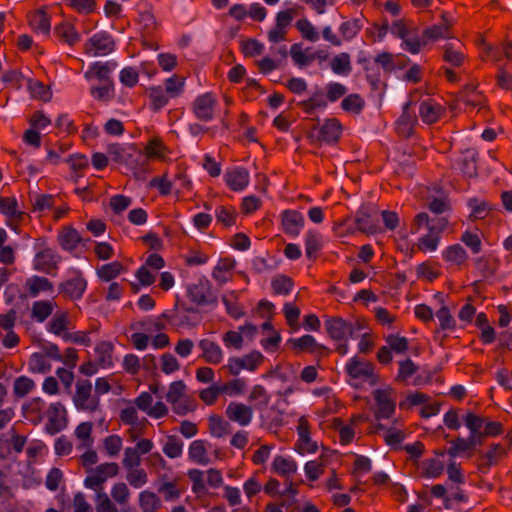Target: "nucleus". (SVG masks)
Instances as JSON below:
<instances>
[{
	"instance_id": "f257e3e1",
	"label": "nucleus",
	"mask_w": 512,
	"mask_h": 512,
	"mask_svg": "<svg viewBox=\"0 0 512 512\" xmlns=\"http://www.w3.org/2000/svg\"><path fill=\"white\" fill-rule=\"evenodd\" d=\"M342 133V126L335 118H327L320 126H314L307 138L311 143L321 145H334L338 142Z\"/></svg>"
},
{
	"instance_id": "f03ea898",
	"label": "nucleus",
	"mask_w": 512,
	"mask_h": 512,
	"mask_svg": "<svg viewBox=\"0 0 512 512\" xmlns=\"http://www.w3.org/2000/svg\"><path fill=\"white\" fill-rule=\"evenodd\" d=\"M325 328L329 336L335 341H345L359 337L362 326L359 323H351L341 317H329L325 320Z\"/></svg>"
},
{
	"instance_id": "7ed1b4c3",
	"label": "nucleus",
	"mask_w": 512,
	"mask_h": 512,
	"mask_svg": "<svg viewBox=\"0 0 512 512\" xmlns=\"http://www.w3.org/2000/svg\"><path fill=\"white\" fill-rule=\"evenodd\" d=\"M189 299L197 306L217 305L218 297L207 277L201 276L196 283L187 287Z\"/></svg>"
},
{
	"instance_id": "20e7f679",
	"label": "nucleus",
	"mask_w": 512,
	"mask_h": 512,
	"mask_svg": "<svg viewBox=\"0 0 512 512\" xmlns=\"http://www.w3.org/2000/svg\"><path fill=\"white\" fill-rule=\"evenodd\" d=\"M73 403L78 411L95 412L99 408L100 398L98 395H92V384L89 380L76 383Z\"/></svg>"
},
{
	"instance_id": "39448f33",
	"label": "nucleus",
	"mask_w": 512,
	"mask_h": 512,
	"mask_svg": "<svg viewBox=\"0 0 512 512\" xmlns=\"http://www.w3.org/2000/svg\"><path fill=\"white\" fill-rule=\"evenodd\" d=\"M87 288V280L79 269H71L67 278L60 283L59 293L72 300H80Z\"/></svg>"
},
{
	"instance_id": "423d86ee",
	"label": "nucleus",
	"mask_w": 512,
	"mask_h": 512,
	"mask_svg": "<svg viewBox=\"0 0 512 512\" xmlns=\"http://www.w3.org/2000/svg\"><path fill=\"white\" fill-rule=\"evenodd\" d=\"M86 53L92 57L105 56L115 50V41L111 34L99 31L92 35L86 42Z\"/></svg>"
},
{
	"instance_id": "0eeeda50",
	"label": "nucleus",
	"mask_w": 512,
	"mask_h": 512,
	"mask_svg": "<svg viewBox=\"0 0 512 512\" xmlns=\"http://www.w3.org/2000/svg\"><path fill=\"white\" fill-rule=\"evenodd\" d=\"M118 471L119 467L114 462L103 463L98 465L96 468H91L89 475L84 479V487L96 490L107 480V478L116 476Z\"/></svg>"
},
{
	"instance_id": "6e6552de",
	"label": "nucleus",
	"mask_w": 512,
	"mask_h": 512,
	"mask_svg": "<svg viewBox=\"0 0 512 512\" xmlns=\"http://www.w3.org/2000/svg\"><path fill=\"white\" fill-rule=\"evenodd\" d=\"M60 261L61 257L54 250L44 248L35 254L33 266L39 272L54 276Z\"/></svg>"
},
{
	"instance_id": "1a4fd4ad",
	"label": "nucleus",
	"mask_w": 512,
	"mask_h": 512,
	"mask_svg": "<svg viewBox=\"0 0 512 512\" xmlns=\"http://www.w3.org/2000/svg\"><path fill=\"white\" fill-rule=\"evenodd\" d=\"M345 369L348 376L352 379L369 381L371 384L376 382L373 365L365 360L359 359L357 356L347 361Z\"/></svg>"
},
{
	"instance_id": "9d476101",
	"label": "nucleus",
	"mask_w": 512,
	"mask_h": 512,
	"mask_svg": "<svg viewBox=\"0 0 512 512\" xmlns=\"http://www.w3.org/2000/svg\"><path fill=\"white\" fill-rule=\"evenodd\" d=\"M262 359L259 351H252L243 357H230L227 367L232 375L238 376L242 370L254 371Z\"/></svg>"
},
{
	"instance_id": "9b49d317",
	"label": "nucleus",
	"mask_w": 512,
	"mask_h": 512,
	"mask_svg": "<svg viewBox=\"0 0 512 512\" xmlns=\"http://www.w3.org/2000/svg\"><path fill=\"white\" fill-rule=\"evenodd\" d=\"M290 56L294 64L299 68L310 65L314 60L325 61L327 54L323 51H311V48L303 49L302 43H294L290 48Z\"/></svg>"
},
{
	"instance_id": "f8f14e48",
	"label": "nucleus",
	"mask_w": 512,
	"mask_h": 512,
	"mask_svg": "<svg viewBox=\"0 0 512 512\" xmlns=\"http://www.w3.org/2000/svg\"><path fill=\"white\" fill-rule=\"evenodd\" d=\"M162 317L174 328H193L199 325L196 316L183 311L178 305L171 310L164 311Z\"/></svg>"
},
{
	"instance_id": "ddd939ff",
	"label": "nucleus",
	"mask_w": 512,
	"mask_h": 512,
	"mask_svg": "<svg viewBox=\"0 0 512 512\" xmlns=\"http://www.w3.org/2000/svg\"><path fill=\"white\" fill-rule=\"evenodd\" d=\"M283 231L292 238L298 237L304 227L305 219L303 214L297 210H284L281 213Z\"/></svg>"
},
{
	"instance_id": "4468645a",
	"label": "nucleus",
	"mask_w": 512,
	"mask_h": 512,
	"mask_svg": "<svg viewBox=\"0 0 512 512\" xmlns=\"http://www.w3.org/2000/svg\"><path fill=\"white\" fill-rule=\"evenodd\" d=\"M216 100L211 93H204L196 97L193 104L195 116L204 122H209L214 118V107Z\"/></svg>"
},
{
	"instance_id": "2eb2a0df",
	"label": "nucleus",
	"mask_w": 512,
	"mask_h": 512,
	"mask_svg": "<svg viewBox=\"0 0 512 512\" xmlns=\"http://www.w3.org/2000/svg\"><path fill=\"white\" fill-rule=\"evenodd\" d=\"M116 67L117 63L114 60L92 62L85 71L84 78L87 81H91L94 78L101 82L112 81L110 74L116 69Z\"/></svg>"
},
{
	"instance_id": "dca6fc26",
	"label": "nucleus",
	"mask_w": 512,
	"mask_h": 512,
	"mask_svg": "<svg viewBox=\"0 0 512 512\" xmlns=\"http://www.w3.org/2000/svg\"><path fill=\"white\" fill-rule=\"evenodd\" d=\"M297 452L301 455L305 453H315L318 449L317 443L311 439L308 421L305 417H300L297 426Z\"/></svg>"
},
{
	"instance_id": "f3484780",
	"label": "nucleus",
	"mask_w": 512,
	"mask_h": 512,
	"mask_svg": "<svg viewBox=\"0 0 512 512\" xmlns=\"http://www.w3.org/2000/svg\"><path fill=\"white\" fill-rule=\"evenodd\" d=\"M226 184L233 191H243L249 184V171L242 166H236L228 169L224 174Z\"/></svg>"
},
{
	"instance_id": "a211bd4d",
	"label": "nucleus",
	"mask_w": 512,
	"mask_h": 512,
	"mask_svg": "<svg viewBox=\"0 0 512 512\" xmlns=\"http://www.w3.org/2000/svg\"><path fill=\"white\" fill-rule=\"evenodd\" d=\"M376 402L375 417L377 420L391 418L396 410L395 402L389 397L388 393L382 389H376L373 393Z\"/></svg>"
},
{
	"instance_id": "6ab92c4d",
	"label": "nucleus",
	"mask_w": 512,
	"mask_h": 512,
	"mask_svg": "<svg viewBox=\"0 0 512 512\" xmlns=\"http://www.w3.org/2000/svg\"><path fill=\"white\" fill-rule=\"evenodd\" d=\"M227 417L240 426H248L253 419V410L250 406L239 402H230L226 408Z\"/></svg>"
},
{
	"instance_id": "aec40b11",
	"label": "nucleus",
	"mask_w": 512,
	"mask_h": 512,
	"mask_svg": "<svg viewBox=\"0 0 512 512\" xmlns=\"http://www.w3.org/2000/svg\"><path fill=\"white\" fill-rule=\"evenodd\" d=\"M377 210L373 206L361 205L355 215V223L359 230L372 233L376 230L377 220L375 214Z\"/></svg>"
},
{
	"instance_id": "412c9836",
	"label": "nucleus",
	"mask_w": 512,
	"mask_h": 512,
	"mask_svg": "<svg viewBox=\"0 0 512 512\" xmlns=\"http://www.w3.org/2000/svg\"><path fill=\"white\" fill-rule=\"evenodd\" d=\"M448 224V220L444 217L435 216L430 217L426 212H420L415 217L416 231L421 228H426L428 231L433 232L440 236Z\"/></svg>"
},
{
	"instance_id": "4be33fe9",
	"label": "nucleus",
	"mask_w": 512,
	"mask_h": 512,
	"mask_svg": "<svg viewBox=\"0 0 512 512\" xmlns=\"http://www.w3.org/2000/svg\"><path fill=\"white\" fill-rule=\"evenodd\" d=\"M137 178H142L146 174L147 168V157L133 145L131 147V153L123 160Z\"/></svg>"
},
{
	"instance_id": "5701e85b",
	"label": "nucleus",
	"mask_w": 512,
	"mask_h": 512,
	"mask_svg": "<svg viewBox=\"0 0 512 512\" xmlns=\"http://www.w3.org/2000/svg\"><path fill=\"white\" fill-rule=\"evenodd\" d=\"M198 346L203 352V358L208 363L219 364L223 360V351L216 342L202 339L199 341Z\"/></svg>"
},
{
	"instance_id": "b1692460",
	"label": "nucleus",
	"mask_w": 512,
	"mask_h": 512,
	"mask_svg": "<svg viewBox=\"0 0 512 512\" xmlns=\"http://www.w3.org/2000/svg\"><path fill=\"white\" fill-rule=\"evenodd\" d=\"M26 287L29 290V295L33 298L38 297L41 292H52V282L42 276L33 275L26 280Z\"/></svg>"
},
{
	"instance_id": "393cba45",
	"label": "nucleus",
	"mask_w": 512,
	"mask_h": 512,
	"mask_svg": "<svg viewBox=\"0 0 512 512\" xmlns=\"http://www.w3.org/2000/svg\"><path fill=\"white\" fill-rule=\"evenodd\" d=\"M308 112L325 110L327 108L326 92L320 86H315L310 97L302 102Z\"/></svg>"
},
{
	"instance_id": "a878e982",
	"label": "nucleus",
	"mask_w": 512,
	"mask_h": 512,
	"mask_svg": "<svg viewBox=\"0 0 512 512\" xmlns=\"http://www.w3.org/2000/svg\"><path fill=\"white\" fill-rule=\"evenodd\" d=\"M443 22L441 24H435L427 27L423 32L424 43L428 41H436L438 39L445 38L448 34L450 22L446 14L442 15Z\"/></svg>"
},
{
	"instance_id": "bb28decb",
	"label": "nucleus",
	"mask_w": 512,
	"mask_h": 512,
	"mask_svg": "<svg viewBox=\"0 0 512 512\" xmlns=\"http://www.w3.org/2000/svg\"><path fill=\"white\" fill-rule=\"evenodd\" d=\"M441 107L432 100H423L419 106V115L427 124L435 123L440 117Z\"/></svg>"
},
{
	"instance_id": "cd10ccee",
	"label": "nucleus",
	"mask_w": 512,
	"mask_h": 512,
	"mask_svg": "<svg viewBox=\"0 0 512 512\" xmlns=\"http://www.w3.org/2000/svg\"><path fill=\"white\" fill-rule=\"evenodd\" d=\"M331 70L339 76H348L352 71L351 58L346 52L335 55L330 62Z\"/></svg>"
},
{
	"instance_id": "c85d7f7f",
	"label": "nucleus",
	"mask_w": 512,
	"mask_h": 512,
	"mask_svg": "<svg viewBox=\"0 0 512 512\" xmlns=\"http://www.w3.org/2000/svg\"><path fill=\"white\" fill-rule=\"evenodd\" d=\"M412 104L413 102L410 100L403 104L402 114L397 120L400 131L402 133H406L407 135L411 133V130L417 121L416 115L410 112V107Z\"/></svg>"
},
{
	"instance_id": "c756f323",
	"label": "nucleus",
	"mask_w": 512,
	"mask_h": 512,
	"mask_svg": "<svg viewBox=\"0 0 512 512\" xmlns=\"http://www.w3.org/2000/svg\"><path fill=\"white\" fill-rule=\"evenodd\" d=\"M149 99L152 110L157 112L164 108L171 98L162 86H152L149 89Z\"/></svg>"
},
{
	"instance_id": "7c9ffc66",
	"label": "nucleus",
	"mask_w": 512,
	"mask_h": 512,
	"mask_svg": "<svg viewBox=\"0 0 512 512\" xmlns=\"http://www.w3.org/2000/svg\"><path fill=\"white\" fill-rule=\"evenodd\" d=\"M322 247L321 235L314 231L308 230L305 234V253L309 259H315L317 253Z\"/></svg>"
},
{
	"instance_id": "2f4dec72",
	"label": "nucleus",
	"mask_w": 512,
	"mask_h": 512,
	"mask_svg": "<svg viewBox=\"0 0 512 512\" xmlns=\"http://www.w3.org/2000/svg\"><path fill=\"white\" fill-rule=\"evenodd\" d=\"M114 346L111 342L102 341L95 347V352L98 357L99 364L104 368H111L113 366L112 352Z\"/></svg>"
},
{
	"instance_id": "473e14b6",
	"label": "nucleus",
	"mask_w": 512,
	"mask_h": 512,
	"mask_svg": "<svg viewBox=\"0 0 512 512\" xmlns=\"http://www.w3.org/2000/svg\"><path fill=\"white\" fill-rule=\"evenodd\" d=\"M235 262L228 259H220L212 271V277L220 284L229 280V273L234 268Z\"/></svg>"
},
{
	"instance_id": "72a5a7b5",
	"label": "nucleus",
	"mask_w": 512,
	"mask_h": 512,
	"mask_svg": "<svg viewBox=\"0 0 512 512\" xmlns=\"http://www.w3.org/2000/svg\"><path fill=\"white\" fill-rule=\"evenodd\" d=\"M60 245L64 250L72 251L82 243V238L74 228H68L59 236Z\"/></svg>"
},
{
	"instance_id": "f704fd0d",
	"label": "nucleus",
	"mask_w": 512,
	"mask_h": 512,
	"mask_svg": "<svg viewBox=\"0 0 512 512\" xmlns=\"http://www.w3.org/2000/svg\"><path fill=\"white\" fill-rule=\"evenodd\" d=\"M32 317L39 323L44 322L53 312V304L49 300L35 301L32 305Z\"/></svg>"
},
{
	"instance_id": "c9c22d12",
	"label": "nucleus",
	"mask_w": 512,
	"mask_h": 512,
	"mask_svg": "<svg viewBox=\"0 0 512 512\" xmlns=\"http://www.w3.org/2000/svg\"><path fill=\"white\" fill-rule=\"evenodd\" d=\"M273 469L278 474L289 475L296 472L297 464L291 457L277 455L273 460Z\"/></svg>"
},
{
	"instance_id": "e433bc0d",
	"label": "nucleus",
	"mask_w": 512,
	"mask_h": 512,
	"mask_svg": "<svg viewBox=\"0 0 512 512\" xmlns=\"http://www.w3.org/2000/svg\"><path fill=\"white\" fill-rule=\"evenodd\" d=\"M185 78L177 75H172L164 81V89L170 98L174 99L179 97L184 92Z\"/></svg>"
},
{
	"instance_id": "4c0bfd02",
	"label": "nucleus",
	"mask_w": 512,
	"mask_h": 512,
	"mask_svg": "<svg viewBox=\"0 0 512 512\" xmlns=\"http://www.w3.org/2000/svg\"><path fill=\"white\" fill-rule=\"evenodd\" d=\"M189 458L200 465H208L209 458L206 456V449L202 440H194L188 450Z\"/></svg>"
},
{
	"instance_id": "58836bf2",
	"label": "nucleus",
	"mask_w": 512,
	"mask_h": 512,
	"mask_svg": "<svg viewBox=\"0 0 512 512\" xmlns=\"http://www.w3.org/2000/svg\"><path fill=\"white\" fill-rule=\"evenodd\" d=\"M160 504V499L154 492L145 490L139 494V505L143 512H156Z\"/></svg>"
},
{
	"instance_id": "ea45409f",
	"label": "nucleus",
	"mask_w": 512,
	"mask_h": 512,
	"mask_svg": "<svg viewBox=\"0 0 512 512\" xmlns=\"http://www.w3.org/2000/svg\"><path fill=\"white\" fill-rule=\"evenodd\" d=\"M442 255L448 262L460 265L467 259V252L460 244H454L443 250Z\"/></svg>"
},
{
	"instance_id": "a19ab883",
	"label": "nucleus",
	"mask_w": 512,
	"mask_h": 512,
	"mask_svg": "<svg viewBox=\"0 0 512 512\" xmlns=\"http://www.w3.org/2000/svg\"><path fill=\"white\" fill-rule=\"evenodd\" d=\"M474 266L481 274L483 280L488 282L493 281L496 273V267L492 265L489 260L485 257H477L474 259Z\"/></svg>"
},
{
	"instance_id": "79ce46f5",
	"label": "nucleus",
	"mask_w": 512,
	"mask_h": 512,
	"mask_svg": "<svg viewBox=\"0 0 512 512\" xmlns=\"http://www.w3.org/2000/svg\"><path fill=\"white\" fill-rule=\"evenodd\" d=\"M183 446L184 442L178 436H169L163 447V452L167 457L175 459L182 455Z\"/></svg>"
},
{
	"instance_id": "37998d69",
	"label": "nucleus",
	"mask_w": 512,
	"mask_h": 512,
	"mask_svg": "<svg viewBox=\"0 0 512 512\" xmlns=\"http://www.w3.org/2000/svg\"><path fill=\"white\" fill-rule=\"evenodd\" d=\"M348 89L342 83L330 81L325 86L326 99L328 103H335L346 95Z\"/></svg>"
},
{
	"instance_id": "c03bdc74",
	"label": "nucleus",
	"mask_w": 512,
	"mask_h": 512,
	"mask_svg": "<svg viewBox=\"0 0 512 512\" xmlns=\"http://www.w3.org/2000/svg\"><path fill=\"white\" fill-rule=\"evenodd\" d=\"M364 100L359 94H349L341 102V108L346 112L360 113L364 108Z\"/></svg>"
},
{
	"instance_id": "a18cd8bd",
	"label": "nucleus",
	"mask_w": 512,
	"mask_h": 512,
	"mask_svg": "<svg viewBox=\"0 0 512 512\" xmlns=\"http://www.w3.org/2000/svg\"><path fill=\"white\" fill-rule=\"evenodd\" d=\"M296 28L302 36L311 42H317L320 39V34L314 25L306 18L300 19L296 22Z\"/></svg>"
},
{
	"instance_id": "49530a36",
	"label": "nucleus",
	"mask_w": 512,
	"mask_h": 512,
	"mask_svg": "<svg viewBox=\"0 0 512 512\" xmlns=\"http://www.w3.org/2000/svg\"><path fill=\"white\" fill-rule=\"evenodd\" d=\"M361 28H362L361 19L354 18V19L343 22L339 27V31L344 39L351 40L357 35V33L361 30Z\"/></svg>"
},
{
	"instance_id": "de8ad7c7",
	"label": "nucleus",
	"mask_w": 512,
	"mask_h": 512,
	"mask_svg": "<svg viewBox=\"0 0 512 512\" xmlns=\"http://www.w3.org/2000/svg\"><path fill=\"white\" fill-rule=\"evenodd\" d=\"M67 321L65 313H56L48 324V331L62 338V335L67 333Z\"/></svg>"
},
{
	"instance_id": "09e8293b",
	"label": "nucleus",
	"mask_w": 512,
	"mask_h": 512,
	"mask_svg": "<svg viewBox=\"0 0 512 512\" xmlns=\"http://www.w3.org/2000/svg\"><path fill=\"white\" fill-rule=\"evenodd\" d=\"M55 31L70 45L77 43L81 38L79 32L71 24H61L56 26Z\"/></svg>"
},
{
	"instance_id": "8fccbe9b",
	"label": "nucleus",
	"mask_w": 512,
	"mask_h": 512,
	"mask_svg": "<svg viewBox=\"0 0 512 512\" xmlns=\"http://www.w3.org/2000/svg\"><path fill=\"white\" fill-rule=\"evenodd\" d=\"M32 26L40 33L43 34H49L51 25H50V18L47 15V13L40 9L38 10L35 15L31 19Z\"/></svg>"
},
{
	"instance_id": "3c124183",
	"label": "nucleus",
	"mask_w": 512,
	"mask_h": 512,
	"mask_svg": "<svg viewBox=\"0 0 512 512\" xmlns=\"http://www.w3.org/2000/svg\"><path fill=\"white\" fill-rule=\"evenodd\" d=\"M114 94L113 81L102 82L99 86L91 88V95L99 101H107L112 98Z\"/></svg>"
},
{
	"instance_id": "603ef678",
	"label": "nucleus",
	"mask_w": 512,
	"mask_h": 512,
	"mask_svg": "<svg viewBox=\"0 0 512 512\" xmlns=\"http://www.w3.org/2000/svg\"><path fill=\"white\" fill-rule=\"evenodd\" d=\"M131 147L132 145L114 143L108 145L107 152L113 161L122 163L129 153H131Z\"/></svg>"
},
{
	"instance_id": "864d4df0",
	"label": "nucleus",
	"mask_w": 512,
	"mask_h": 512,
	"mask_svg": "<svg viewBox=\"0 0 512 512\" xmlns=\"http://www.w3.org/2000/svg\"><path fill=\"white\" fill-rule=\"evenodd\" d=\"M35 383L32 379L26 376L17 377L14 381L13 391L16 397L22 398L27 395L33 388Z\"/></svg>"
},
{
	"instance_id": "5fc2aeb1",
	"label": "nucleus",
	"mask_w": 512,
	"mask_h": 512,
	"mask_svg": "<svg viewBox=\"0 0 512 512\" xmlns=\"http://www.w3.org/2000/svg\"><path fill=\"white\" fill-rule=\"evenodd\" d=\"M122 269V265L119 262L115 261L101 266L97 270V274L99 278H101L102 280L110 281L117 277L121 273Z\"/></svg>"
},
{
	"instance_id": "6e6d98bb",
	"label": "nucleus",
	"mask_w": 512,
	"mask_h": 512,
	"mask_svg": "<svg viewBox=\"0 0 512 512\" xmlns=\"http://www.w3.org/2000/svg\"><path fill=\"white\" fill-rule=\"evenodd\" d=\"M440 236L427 230V233L419 238L418 247L424 252H433L438 248Z\"/></svg>"
},
{
	"instance_id": "4d7b16f0",
	"label": "nucleus",
	"mask_w": 512,
	"mask_h": 512,
	"mask_svg": "<svg viewBox=\"0 0 512 512\" xmlns=\"http://www.w3.org/2000/svg\"><path fill=\"white\" fill-rule=\"evenodd\" d=\"M294 348H298V349H308V348H316L317 350H326V348L321 345V344H318L315 337L312 336V335H309V334H306V335H303L299 338H291L289 340Z\"/></svg>"
},
{
	"instance_id": "13d9d810",
	"label": "nucleus",
	"mask_w": 512,
	"mask_h": 512,
	"mask_svg": "<svg viewBox=\"0 0 512 512\" xmlns=\"http://www.w3.org/2000/svg\"><path fill=\"white\" fill-rule=\"evenodd\" d=\"M424 39L420 38L417 32H411L410 35L402 40V48L409 51L411 54H418L421 46L425 45Z\"/></svg>"
},
{
	"instance_id": "bf43d9fd",
	"label": "nucleus",
	"mask_w": 512,
	"mask_h": 512,
	"mask_svg": "<svg viewBox=\"0 0 512 512\" xmlns=\"http://www.w3.org/2000/svg\"><path fill=\"white\" fill-rule=\"evenodd\" d=\"M119 80L124 86L132 88L139 81V71L131 66L124 67L119 72Z\"/></svg>"
},
{
	"instance_id": "052dcab7",
	"label": "nucleus",
	"mask_w": 512,
	"mask_h": 512,
	"mask_svg": "<svg viewBox=\"0 0 512 512\" xmlns=\"http://www.w3.org/2000/svg\"><path fill=\"white\" fill-rule=\"evenodd\" d=\"M424 471L429 478H437L444 471V463L436 458L426 459L423 462Z\"/></svg>"
},
{
	"instance_id": "680f3d73",
	"label": "nucleus",
	"mask_w": 512,
	"mask_h": 512,
	"mask_svg": "<svg viewBox=\"0 0 512 512\" xmlns=\"http://www.w3.org/2000/svg\"><path fill=\"white\" fill-rule=\"evenodd\" d=\"M272 288L277 294L288 295L292 288V279L286 275H280L272 280Z\"/></svg>"
},
{
	"instance_id": "e2e57ef3",
	"label": "nucleus",
	"mask_w": 512,
	"mask_h": 512,
	"mask_svg": "<svg viewBox=\"0 0 512 512\" xmlns=\"http://www.w3.org/2000/svg\"><path fill=\"white\" fill-rule=\"evenodd\" d=\"M436 317L440 322V327L442 330H454L456 327V321L451 315L449 308L447 306H442L437 312Z\"/></svg>"
},
{
	"instance_id": "0e129e2a",
	"label": "nucleus",
	"mask_w": 512,
	"mask_h": 512,
	"mask_svg": "<svg viewBox=\"0 0 512 512\" xmlns=\"http://www.w3.org/2000/svg\"><path fill=\"white\" fill-rule=\"evenodd\" d=\"M209 425L212 436L222 438L227 433L228 423L217 415L209 417Z\"/></svg>"
},
{
	"instance_id": "69168bd1",
	"label": "nucleus",
	"mask_w": 512,
	"mask_h": 512,
	"mask_svg": "<svg viewBox=\"0 0 512 512\" xmlns=\"http://www.w3.org/2000/svg\"><path fill=\"white\" fill-rule=\"evenodd\" d=\"M127 474L129 484L134 488H141L147 483V474L144 469L132 468Z\"/></svg>"
},
{
	"instance_id": "338daca9",
	"label": "nucleus",
	"mask_w": 512,
	"mask_h": 512,
	"mask_svg": "<svg viewBox=\"0 0 512 512\" xmlns=\"http://www.w3.org/2000/svg\"><path fill=\"white\" fill-rule=\"evenodd\" d=\"M461 241L470 248L474 254L480 253L482 242L476 233L466 230L461 236Z\"/></svg>"
},
{
	"instance_id": "774afa93",
	"label": "nucleus",
	"mask_w": 512,
	"mask_h": 512,
	"mask_svg": "<svg viewBox=\"0 0 512 512\" xmlns=\"http://www.w3.org/2000/svg\"><path fill=\"white\" fill-rule=\"evenodd\" d=\"M96 511L97 512H118L117 507L111 502L104 491L97 492Z\"/></svg>"
}]
</instances>
